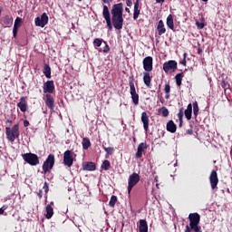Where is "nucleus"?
<instances>
[{
  "label": "nucleus",
  "instance_id": "obj_60",
  "mask_svg": "<svg viewBox=\"0 0 232 232\" xmlns=\"http://www.w3.org/2000/svg\"><path fill=\"white\" fill-rule=\"evenodd\" d=\"M2 13H3V8L0 7V15H1Z\"/></svg>",
  "mask_w": 232,
  "mask_h": 232
},
{
  "label": "nucleus",
  "instance_id": "obj_50",
  "mask_svg": "<svg viewBox=\"0 0 232 232\" xmlns=\"http://www.w3.org/2000/svg\"><path fill=\"white\" fill-rule=\"evenodd\" d=\"M126 1H127L126 2L127 6L131 7L133 5V3L131 2V0H126Z\"/></svg>",
  "mask_w": 232,
  "mask_h": 232
},
{
  "label": "nucleus",
  "instance_id": "obj_38",
  "mask_svg": "<svg viewBox=\"0 0 232 232\" xmlns=\"http://www.w3.org/2000/svg\"><path fill=\"white\" fill-rule=\"evenodd\" d=\"M198 111H199L198 102H195L193 103V114L195 117H198Z\"/></svg>",
  "mask_w": 232,
  "mask_h": 232
},
{
  "label": "nucleus",
  "instance_id": "obj_11",
  "mask_svg": "<svg viewBox=\"0 0 232 232\" xmlns=\"http://www.w3.org/2000/svg\"><path fill=\"white\" fill-rule=\"evenodd\" d=\"M188 220L189 224L187 225L188 227H191L194 226H200V214L195 212V213H190L188 215Z\"/></svg>",
  "mask_w": 232,
  "mask_h": 232
},
{
  "label": "nucleus",
  "instance_id": "obj_41",
  "mask_svg": "<svg viewBox=\"0 0 232 232\" xmlns=\"http://www.w3.org/2000/svg\"><path fill=\"white\" fill-rule=\"evenodd\" d=\"M44 189L45 191V198H48V191H50V188L48 186V182H44Z\"/></svg>",
  "mask_w": 232,
  "mask_h": 232
},
{
  "label": "nucleus",
  "instance_id": "obj_8",
  "mask_svg": "<svg viewBox=\"0 0 232 232\" xmlns=\"http://www.w3.org/2000/svg\"><path fill=\"white\" fill-rule=\"evenodd\" d=\"M102 15L106 21L108 31L111 32V30H113V25L111 24L112 22L111 15L110 14V9L107 7V5H103Z\"/></svg>",
  "mask_w": 232,
  "mask_h": 232
},
{
  "label": "nucleus",
  "instance_id": "obj_23",
  "mask_svg": "<svg viewBox=\"0 0 232 232\" xmlns=\"http://www.w3.org/2000/svg\"><path fill=\"white\" fill-rule=\"evenodd\" d=\"M140 0H136L134 3V12H133V19L134 21H137L139 19V15H140Z\"/></svg>",
  "mask_w": 232,
  "mask_h": 232
},
{
  "label": "nucleus",
  "instance_id": "obj_28",
  "mask_svg": "<svg viewBox=\"0 0 232 232\" xmlns=\"http://www.w3.org/2000/svg\"><path fill=\"white\" fill-rule=\"evenodd\" d=\"M167 26L173 32H175V23L173 22V15L169 14L167 17Z\"/></svg>",
  "mask_w": 232,
  "mask_h": 232
},
{
  "label": "nucleus",
  "instance_id": "obj_32",
  "mask_svg": "<svg viewBox=\"0 0 232 232\" xmlns=\"http://www.w3.org/2000/svg\"><path fill=\"white\" fill-rule=\"evenodd\" d=\"M82 149L88 150L92 146V141H90V138H83L82 141Z\"/></svg>",
  "mask_w": 232,
  "mask_h": 232
},
{
  "label": "nucleus",
  "instance_id": "obj_59",
  "mask_svg": "<svg viewBox=\"0 0 232 232\" xmlns=\"http://www.w3.org/2000/svg\"><path fill=\"white\" fill-rule=\"evenodd\" d=\"M155 180H156V182H158L159 181V177H155Z\"/></svg>",
  "mask_w": 232,
  "mask_h": 232
},
{
  "label": "nucleus",
  "instance_id": "obj_6",
  "mask_svg": "<svg viewBox=\"0 0 232 232\" xmlns=\"http://www.w3.org/2000/svg\"><path fill=\"white\" fill-rule=\"evenodd\" d=\"M75 159V152L72 150H65L63 153V164L67 168L73 166V160Z\"/></svg>",
  "mask_w": 232,
  "mask_h": 232
},
{
  "label": "nucleus",
  "instance_id": "obj_43",
  "mask_svg": "<svg viewBox=\"0 0 232 232\" xmlns=\"http://www.w3.org/2000/svg\"><path fill=\"white\" fill-rule=\"evenodd\" d=\"M196 26L198 28V30H203L205 24H204V23H200L198 21H196Z\"/></svg>",
  "mask_w": 232,
  "mask_h": 232
},
{
  "label": "nucleus",
  "instance_id": "obj_55",
  "mask_svg": "<svg viewBox=\"0 0 232 232\" xmlns=\"http://www.w3.org/2000/svg\"><path fill=\"white\" fill-rule=\"evenodd\" d=\"M198 53H199V54L202 53V49L201 48L198 49Z\"/></svg>",
  "mask_w": 232,
  "mask_h": 232
},
{
  "label": "nucleus",
  "instance_id": "obj_57",
  "mask_svg": "<svg viewBox=\"0 0 232 232\" xmlns=\"http://www.w3.org/2000/svg\"><path fill=\"white\" fill-rule=\"evenodd\" d=\"M125 12H127V14H130V8L126 7Z\"/></svg>",
  "mask_w": 232,
  "mask_h": 232
},
{
  "label": "nucleus",
  "instance_id": "obj_2",
  "mask_svg": "<svg viewBox=\"0 0 232 232\" xmlns=\"http://www.w3.org/2000/svg\"><path fill=\"white\" fill-rule=\"evenodd\" d=\"M53 166H55V155L49 154L43 163L42 173L44 175L50 173L53 169Z\"/></svg>",
  "mask_w": 232,
  "mask_h": 232
},
{
  "label": "nucleus",
  "instance_id": "obj_10",
  "mask_svg": "<svg viewBox=\"0 0 232 232\" xmlns=\"http://www.w3.org/2000/svg\"><path fill=\"white\" fill-rule=\"evenodd\" d=\"M48 14L46 13H44L40 17L38 16L34 19V24L35 26H40V28H44V26L48 24Z\"/></svg>",
  "mask_w": 232,
  "mask_h": 232
},
{
  "label": "nucleus",
  "instance_id": "obj_36",
  "mask_svg": "<svg viewBox=\"0 0 232 232\" xmlns=\"http://www.w3.org/2000/svg\"><path fill=\"white\" fill-rule=\"evenodd\" d=\"M117 200H118L117 196L112 195L111 197V199H110V202H109L110 208H115V205L117 204Z\"/></svg>",
  "mask_w": 232,
  "mask_h": 232
},
{
  "label": "nucleus",
  "instance_id": "obj_34",
  "mask_svg": "<svg viewBox=\"0 0 232 232\" xmlns=\"http://www.w3.org/2000/svg\"><path fill=\"white\" fill-rule=\"evenodd\" d=\"M102 169H104L105 171H108V169H110V168H111V163H110V160H105L102 166H101Z\"/></svg>",
  "mask_w": 232,
  "mask_h": 232
},
{
  "label": "nucleus",
  "instance_id": "obj_12",
  "mask_svg": "<svg viewBox=\"0 0 232 232\" xmlns=\"http://www.w3.org/2000/svg\"><path fill=\"white\" fill-rule=\"evenodd\" d=\"M44 89V93L52 95V93H53V92H55V84L53 83V81H47L44 83L43 86Z\"/></svg>",
  "mask_w": 232,
  "mask_h": 232
},
{
  "label": "nucleus",
  "instance_id": "obj_48",
  "mask_svg": "<svg viewBox=\"0 0 232 232\" xmlns=\"http://www.w3.org/2000/svg\"><path fill=\"white\" fill-rule=\"evenodd\" d=\"M37 196L39 197L40 200H41V198H43V189L38 190Z\"/></svg>",
  "mask_w": 232,
  "mask_h": 232
},
{
  "label": "nucleus",
  "instance_id": "obj_42",
  "mask_svg": "<svg viewBox=\"0 0 232 232\" xmlns=\"http://www.w3.org/2000/svg\"><path fill=\"white\" fill-rule=\"evenodd\" d=\"M183 108L179 109V111L178 113V119L179 121H182L183 117H184V111H183Z\"/></svg>",
  "mask_w": 232,
  "mask_h": 232
},
{
  "label": "nucleus",
  "instance_id": "obj_53",
  "mask_svg": "<svg viewBox=\"0 0 232 232\" xmlns=\"http://www.w3.org/2000/svg\"><path fill=\"white\" fill-rule=\"evenodd\" d=\"M182 124H183V121H182V120H179V128H182Z\"/></svg>",
  "mask_w": 232,
  "mask_h": 232
},
{
  "label": "nucleus",
  "instance_id": "obj_51",
  "mask_svg": "<svg viewBox=\"0 0 232 232\" xmlns=\"http://www.w3.org/2000/svg\"><path fill=\"white\" fill-rule=\"evenodd\" d=\"M105 5H110L113 0H102Z\"/></svg>",
  "mask_w": 232,
  "mask_h": 232
},
{
  "label": "nucleus",
  "instance_id": "obj_27",
  "mask_svg": "<svg viewBox=\"0 0 232 232\" xmlns=\"http://www.w3.org/2000/svg\"><path fill=\"white\" fill-rule=\"evenodd\" d=\"M184 232H202V227H200V225H197L194 227L186 226Z\"/></svg>",
  "mask_w": 232,
  "mask_h": 232
},
{
  "label": "nucleus",
  "instance_id": "obj_52",
  "mask_svg": "<svg viewBox=\"0 0 232 232\" xmlns=\"http://www.w3.org/2000/svg\"><path fill=\"white\" fill-rule=\"evenodd\" d=\"M188 135H193V130H187Z\"/></svg>",
  "mask_w": 232,
  "mask_h": 232
},
{
  "label": "nucleus",
  "instance_id": "obj_18",
  "mask_svg": "<svg viewBox=\"0 0 232 232\" xmlns=\"http://www.w3.org/2000/svg\"><path fill=\"white\" fill-rule=\"evenodd\" d=\"M141 122L143 124V129L148 131L150 130V116L146 111L141 113Z\"/></svg>",
  "mask_w": 232,
  "mask_h": 232
},
{
  "label": "nucleus",
  "instance_id": "obj_4",
  "mask_svg": "<svg viewBox=\"0 0 232 232\" xmlns=\"http://www.w3.org/2000/svg\"><path fill=\"white\" fill-rule=\"evenodd\" d=\"M138 182H140V176L138 173L134 172L129 176L127 188L129 195L131 194V189L137 186Z\"/></svg>",
  "mask_w": 232,
  "mask_h": 232
},
{
  "label": "nucleus",
  "instance_id": "obj_47",
  "mask_svg": "<svg viewBox=\"0 0 232 232\" xmlns=\"http://www.w3.org/2000/svg\"><path fill=\"white\" fill-rule=\"evenodd\" d=\"M221 88H227V82H226V80L221 81Z\"/></svg>",
  "mask_w": 232,
  "mask_h": 232
},
{
  "label": "nucleus",
  "instance_id": "obj_56",
  "mask_svg": "<svg viewBox=\"0 0 232 232\" xmlns=\"http://www.w3.org/2000/svg\"><path fill=\"white\" fill-rule=\"evenodd\" d=\"M165 99H169V93H166V95H165Z\"/></svg>",
  "mask_w": 232,
  "mask_h": 232
},
{
  "label": "nucleus",
  "instance_id": "obj_26",
  "mask_svg": "<svg viewBox=\"0 0 232 232\" xmlns=\"http://www.w3.org/2000/svg\"><path fill=\"white\" fill-rule=\"evenodd\" d=\"M139 232H148V221L140 219Z\"/></svg>",
  "mask_w": 232,
  "mask_h": 232
},
{
  "label": "nucleus",
  "instance_id": "obj_7",
  "mask_svg": "<svg viewBox=\"0 0 232 232\" xmlns=\"http://www.w3.org/2000/svg\"><path fill=\"white\" fill-rule=\"evenodd\" d=\"M179 68V64L175 60H169L163 63V70L165 73H173Z\"/></svg>",
  "mask_w": 232,
  "mask_h": 232
},
{
  "label": "nucleus",
  "instance_id": "obj_1",
  "mask_svg": "<svg viewBox=\"0 0 232 232\" xmlns=\"http://www.w3.org/2000/svg\"><path fill=\"white\" fill-rule=\"evenodd\" d=\"M124 13V5L122 3H119L112 5L111 10L112 26L115 30H122V26L124 25V18L122 17V14Z\"/></svg>",
  "mask_w": 232,
  "mask_h": 232
},
{
  "label": "nucleus",
  "instance_id": "obj_62",
  "mask_svg": "<svg viewBox=\"0 0 232 232\" xmlns=\"http://www.w3.org/2000/svg\"><path fill=\"white\" fill-rule=\"evenodd\" d=\"M204 3H208V0H202Z\"/></svg>",
  "mask_w": 232,
  "mask_h": 232
},
{
  "label": "nucleus",
  "instance_id": "obj_21",
  "mask_svg": "<svg viewBox=\"0 0 232 232\" xmlns=\"http://www.w3.org/2000/svg\"><path fill=\"white\" fill-rule=\"evenodd\" d=\"M156 30L158 32L159 37H160L161 35H164V34H166V26L164 25V21L160 20L158 22Z\"/></svg>",
  "mask_w": 232,
  "mask_h": 232
},
{
  "label": "nucleus",
  "instance_id": "obj_44",
  "mask_svg": "<svg viewBox=\"0 0 232 232\" xmlns=\"http://www.w3.org/2000/svg\"><path fill=\"white\" fill-rule=\"evenodd\" d=\"M164 92L165 93H169L171 92V86L169 83L165 85Z\"/></svg>",
  "mask_w": 232,
  "mask_h": 232
},
{
  "label": "nucleus",
  "instance_id": "obj_45",
  "mask_svg": "<svg viewBox=\"0 0 232 232\" xmlns=\"http://www.w3.org/2000/svg\"><path fill=\"white\" fill-rule=\"evenodd\" d=\"M5 209H8V205H4L1 208H0V215H3L5 211Z\"/></svg>",
  "mask_w": 232,
  "mask_h": 232
},
{
  "label": "nucleus",
  "instance_id": "obj_9",
  "mask_svg": "<svg viewBox=\"0 0 232 232\" xmlns=\"http://www.w3.org/2000/svg\"><path fill=\"white\" fill-rule=\"evenodd\" d=\"M130 89V97L132 99V102L135 106H139V93H137V90L135 89V82L132 80L129 82Z\"/></svg>",
  "mask_w": 232,
  "mask_h": 232
},
{
  "label": "nucleus",
  "instance_id": "obj_46",
  "mask_svg": "<svg viewBox=\"0 0 232 232\" xmlns=\"http://www.w3.org/2000/svg\"><path fill=\"white\" fill-rule=\"evenodd\" d=\"M188 56V54L185 53L183 54V60L180 62V64H182L183 66H186V57Z\"/></svg>",
  "mask_w": 232,
  "mask_h": 232
},
{
  "label": "nucleus",
  "instance_id": "obj_33",
  "mask_svg": "<svg viewBox=\"0 0 232 232\" xmlns=\"http://www.w3.org/2000/svg\"><path fill=\"white\" fill-rule=\"evenodd\" d=\"M184 77V72H179L175 76L177 86H182V78Z\"/></svg>",
  "mask_w": 232,
  "mask_h": 232
},
{
  "label": "nucleus",
  "instance_id": "obj_25",
  "mask_svg": "<svg viewBox=\"0 0 232 232\" xmlns=\"http://www.w3.org/2000/svg\"><path fill=\"white\" fill-rule=\"evenodd\" d=\"M167 131H169V133H175L177 131V124L172 120L167 123Z\"/></svg>",
  "mask_w": 232,
  "mask_h": 232
},
{
  "label": "nucleus",
  "instance_id": "obj_37",
  "mask_svg": "<svg viewBox=\"0 0 232 232\" xmlns=\"http://www.w3.org/2000/svg\"><path fill=\"white\" fill-rule=\"evenodd\" d=\"M102 43H104V40H102L101 38H95L93 40V46H95L96 48H100V46L102 44Z\"/></svg>",
  "mask_w": 232,
  "mask_h": 232
},
{
  "label": "nucleus",
  "instance_id": "obj_3",
  "mask_svg": "<svg viewBox=\"0 0 232 232\" xmlns=\"http://www.w3.org/2000/svg\"><path fill=\"white\" fill-rule=\"evenodd\" d=\"M5 135L9 142H15V139H19V135H20L18 123L14 125L12 129L10 127H6Z\"/></svg>",
  "mask_w": 232,
  "mask_h": 232
},
{
  "label": "nucleus",
  "instance_id": "obj_49",
  "mask_svg": "<svg viewBox=\"0 0 232 232\" xmlns=\"http://www.w3.org/2000/svg\"><path fill=\"white\" fill-rule=\"evenodd\" d=\"M24 128H28V126H30V121H28L27 120L24 121Z\"/></svg>",
  "mask_w": 232,
  "mask_h": 232
},
{
  "label": "nucleus",
  "instance_id": "obj_15",
  "mask_svg": "<svg viewBox=\"0 0 232 232\" xmlns=\"http://www.w3.org/2000/svg\"><path fill=\"white\" fill-rule=\"evenodd\" d=\"M45 105L49 110H55V100L52 94H45Z\"/></svg>",
  "mask_w": 232,
  "mask_h": 232
},
{
  "label": "nucleus",
  "instance_id": "obj_58",
  "mask_svg": "<svg viewBox=\"0 0 232 232\" xmlns=\"http://www.w3.org/2000/svg\"><path fill=\"white\" fill-rule=\"evenodd\" d=\"M6 122H8L9 124H12V120H7Z\"/></svg>",
  "mask_w": 232,
  "mask_h": 232
},
{
  "label": "nucleus",
  "instance_id": "obj_17",
  "mask_svg": "<svg viewBox=\"0 0 232 232\" xmlns=\"http://www.w3.org/2000/svg\"><path fill=\"white\" fill-rule=\"evenodd\" d=\"M1 22L5 24V28H10L14 24V17L10 14H5L2 17Z\"/></svg>",
  "mask_w": 232,
  "mask_h": 232
},
{
  "label": "nucleus",
  "instance_id": "obj_54",
  "mask_svg": "<svg viewBox=\"0 0 232 232\" xmlns=\"http://www.w3.org/2000/svg\"><path fill=\"white\" fill-rule=\"evenodd\" d=\"M166 0H156V3H164Z\"/></svg>",
  "mask_w": 232,
  "mask_h": 232
},
{
  "label": "nucleus",
  "instance_id": "obj_35",
  "mask_svg": "<svg viewBox=\"0 0 232 232\" xmlns=\"http://www.w3.org/2000/svg\"><path fill=\"white\" fill-rule=\"evenodd\" d=\"M159 113H161L162 117H169V110H168V108L166 107H161L160 110H159Z\"/></svg>",
  "mask_w": 232,
  "mask_h": 232
},
{
  "label": "nucleus",
  "instance_id": "obj_13",
  "mask_svg": "<svg viewBox=\"0 0 232 232\" xmlns=\"http://www.w3.org/2000/svg\"><path fill=\"white\" fill-rule=\"evenodd\" d=\"M209 182L211 186V189H217V187L218 186V174L217 173V170L213 169L209 176Z\"/></svg>",
  "mask_w": 232,
  "mask_h": 232
},
{
  "label": "nucleus",
  "instance_id": "obj_20",
  "mask_svg": "<svg viewBox=\"0 0 232 232\" xmlns=\"http://www.w3.org/2000/svg\"><path fill=\"white\" fill-rule=\"evenodd\" d=\"M21 23H23V18L16 17L14 20V27H13V36L17 37V32H19V28H21Z\"/></svg>",
  "mask_w": 232,
  "mask_h": 232
},
{
  "label": "nucleus",
  "instance_id": "obj_39",
  "mask_svg": "<svg viewBox=\"0 0 232 232\" xmlns=\"http://www.w3.org/2000/svg\"><path fill=\"white\" fill-rule=\"evenodd\" d=\"M102 148L104 150V151H106L107 155H113V151H115V149L113 147H105L104 145H102Z\"/></svg>",
  "mask_w": 232,
  "mask_h": 232
},
{
  "label": "nucleus",
  "instance_id": "obj_19",
  "mask_svg": "<svg viewBox=\"0 0 232 232\" xmlns=\"http://www.w3.org/2000/svg\"><path fill=\"white\" fill-rule=\"evenodd\" d=\"M149 148L148 146V143L146 142H141L138 145V150H137V152H136V159H141L142 157V153H144V150Z\"/></svg>",
  "mask_w": 232,
  "mask_h": 232
},
{
  "label": "nucleus",
  "instance_id": "obj_24",
  "mask_svg": "<svg viewBox=\"0 0 232 232\" xmlns=\"http://www.w3.org/2000/svg\"><path fill=\"white\" fill-rule=\"evenodd\" d=\"M97 169V165L93 162H86L83 164L84 171H95Z\"/></svg>",
  "mask_w": 232,
  "mask_h": 232
},
{
  "label": "nucleus",
  "instance_id": "obj_29",
  "mask_svg": "<svg viewBox=\"0 0 232 232\" xmlns=\"http://www.w3.org/2000/svg\"><path fill=\"white\" fill-rule=\"evenodd\" d=\"M193 113V105L189 103L185 111V117L187 121H191V115Z\"/></svg>",
  "mask_w": 232,
  "mask_h": 232
},
{
  "label": "nucleus",
  "instance_id": "obj_22",
  "mask_svg": "<svg viewBox=\"0 0 232 232\" xmlns=\"http://www.w3.org/2000/svg\"><path fill=\"white\" fill-rule=\"evenodd\" d=\"M143 82L147 88H151V75L150 72H143Z\"/></svg>",
  "mask_w": 232,
  "mask_h": 232
},
{
  "label": "nucleus",
  "instance_id": "obj_61",
  "mask_svg": "<svg viewBox=\"0 0 232 232\" xmlns=\"http://www.w3.org/2000/svg\"><path fill=\"white\" fill-rule=\"evenodd\" d=\"M49 206H53V201H52Z\"/></svg>",
  "mask_w": 232,
  "mask_h": 232
},
{
  "label": "nucleus",
  "instance_id": "obj_40",
  "mask_svg": "<svg viewBox=\"0 0 232 232\" xmlns=\"http://www.w3.org/2000/svg\"><path fill=\"white\" fill-rule=\"evenodd\" d=\"M105 46L103 49H99V52H103V53H110V45L106 42H103Z\"/></svg>",
  "mask_w": 232,
  "mask_h": 232
},
{
  "label": "nucleus",
  "instance_id": "obj_5",
  "mask_svg": "<svg viewBox=\"0 0 232 232\" xmlns=\"http://www.w3.org/2000/svg\"><path fill=\"white\" fill-rule=\"evenodd\" d=\"M22 159L30 166H37V164H39V156H37V154L31 152L24 153L22 154Z\"/></svg>",
  "mask_w": 232,
  "mask_h": 232
},
{
  "label": "nucleus",
  "instance_id": "obj_31",
  "mask_svg": "<svg viewBox=\"0 0 232 232\" xmlns=\"http://www.w3.org/2000/svg\"><path fill=\"white\" fill-rule=\"evenodd\" d=\"M53 217V208H52V205H47L45 207V218L50 219Z\"/></svg>",
  "mask_w": 232,
  "mask_h": 232
},
{
  "label": "nucleus",
  "instance_id": "obj_63",
  "mask_svg": "<svg viewBox=\"0 0 232 232\" xmlns=\"http://www.w3.org/2000/svg\"><path fill=\"white\" fill-rule=\"evenodd\" d=\"M78 1H82V0H78Z\"/></svg>",
  "mask_w": 232,
  "mask_h": 232
},
{
  "label": "nucleus",
  "instance_id": "obj_30",
  "mask_svg": "<svg viewBox=\"0 0 232 232\" xmlns=\"http://www.w3.org/2000/svg\"><path fill=\"white\" fill-rule=\"evenodd\" d=\"M44 75H45L47 79H52V68L49 64L44 65Z\"/></svg>",
  "mask_w": 232,
  "mask_h": 232
},
{
  "label": "nucleus",
  "instance_id": "obj_16",
  "mask_svg": "<svg viewBox=\"0 0 232 232\" xmlns=\"http://www.w3.org/2000/svg\"><path fill=\"white\" fill-rule=\"evenodd\" d=\"M17 108L24 113L28 110V102H26V97L23 96L20 98L19 102L17 103Z\"/></svg>",
  "mask_w": 232,
  "mask_h": 232
},
{
  "label": "nucleus",
  "instance_id": "obj_14",
  "mask_svg": "<svg viewBox=\"0 0 232 232\" xmlns=\"http://www.w3.org/2000/svg\"><path fill=\"white\" fill-rule=\"evenodd\" d=\"M142 63L145 72H153V57L147 56L143 59Z\"/></svg>",
  "mask_w": 232,
  "mask_h": 232
}]
</instances>
